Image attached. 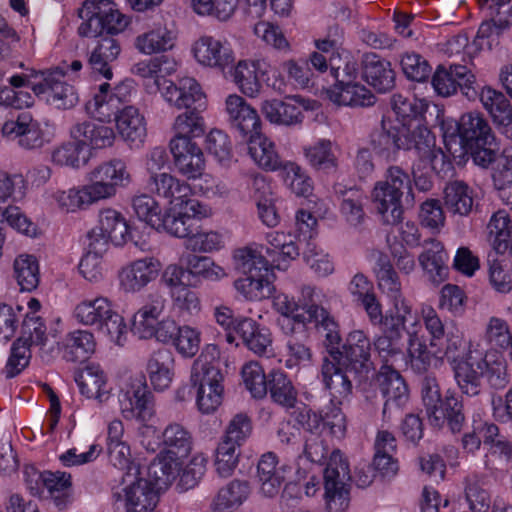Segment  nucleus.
<instances>
[{"label":"nucleus","instance_id":"f257e3e1","mask_svg":"<svg viewBox=\"0 0 512 512\" xmlns=\"http://www.w3.org/2000/svg\"><path fill=\"white\" fill-rule=\"evenodd\" d=\"M379 319H369L372 325H382L387 331H404L407 336L406 365L414 372L424 373L444 359H453L464 346V334L457 328L446 330L437 311L422 306L420 315L403 298L389 300L383 313L379 302Z\"/></svg>","mask_w":512,"mask_h":512},{"label":"nucleus","instance_id":"f03ea898","mask_svg":"<svg viewBox=\"0 0 512 512\" xmlns=\"http://www.w3.org/2000/svg\"><path fill=\"white\" fill-rule=\"evenodd\" d=\"M180 62L172 56L163 55L142 59L133 64L131 73L142 80L148 93L159 92L162 99L171 107L185 112L180 113L174 120L173 138L191 139L204 132V119L196 108H205L206 94L201 84L190 76H183L172 81Z\"/></svg>","mask_w":512,"mask_h":512},{"label":"nucleus","instance_id":"7ed1b4c3","mask_svg":"<svg viewBox=\"0 0 512 512\" xmlns=\"http://www.w3.org/2000/svg\"><path fill=\"white\" fill-rule=\"evenodd\" d=\"M142 431L141 446L159 451L150 463V473L158 484H175L178 492L195 488L206 472L207 456L196 452L187 460L193 448L192 432L179 422H170L162 430L145 426Z\"/></svg>","mask_w":512,"mask_h":512},{"label":"nucleus","instance_id":"20e7f679","mask_svg":"<svg viewBox=\"0 0 512 512\" xmlns=\"http://www.w3.org/2000/svg\"><path fill=\"white\" fill-rule=\"evenodd\" d=\"M395 116L382 120V132L379 134V147L375 149L387 159L394 158L400 149H414L423 157H429L433 169L441 171L446 167L444 152L436 148L434 135L427 128L424 113L428 103L424 99L408 98L396 94L391 100Z\"/></svg>","mask_w":512,"mask_h":512},{"label":"nucleus","instance_id":"39448f33","mask_svg":"<svg viewBox=\"0 0 512 512\" xmlns=\"http://www.w3.org/2000/svg\"><path fill=\"white\" fill-rule=\"evenodd\" d=\"M482 338L490 348L481 359L474 361L472 355L460 359L466 349L465 340L463 349L455 358L447 359L454 371L458 387L468 396L480 393L483 378L493 388H504L509 383L505 355V351L512 350V331L509 323L502 317H489L484 324Z\"/></svg>","mask_w":512,"mask_h":512},{"label":"nucleus","instance_id":"423d86ee","mask_svg":"<svg viewBox=\"0 0 512 512\" xmlns=\"http://www.w3.org/2000/svg\"><path fill=\"white\" fill-rule=\"evenodd\" d=\"M154 186L150 190L167 201L165 208L154 196L137 192L130 200V207L138 221L157 232L170 235L186 233L187 214L191 210L200 214L197 199L192 197L191 186L174 175H161L153 178Z\"/></svg>","mask_w":512,"mask_h":512},{"label":"nucleus","instance_id":"0eeeda50","mask_svg":"<svg viewBox=\"0 0 512 512\" xmlns=\"http://www.w3.org/2000/svg\"><path fill=\"white\" fill-rule=\"evenodd\" d=\"M220 349L207 344L194 360L190 372V385L195 391V405L202 415L214 414L225 396V377L219 367Z\"/></svg>","mask_w":512,"mask_h":512},{"label":"nucleus","instance_id":"6e6552de","mask_svg":"<svg viewBox=\"0 0 512 512\" xmlns=\"http://www.w3.org/2000/svg\"><path fill=\"white\" fill-rule=\"evenodd\" d=\"M73 320L94 328L109 343L123 347L128 340V324L116 304L108 296L97 294L80 299L72 310Z\"/></svg>","mask_w":512,"mask_h":512},{"label":"nucleus","instance_id":"1a4fd4ad","mask_svg":"<svg viewBox=\"0 0 512 512\" xmlns=\"http://www.w3.org/2000/svg\"><path fill=\"white\" fill-rule=\"evenodd\" d=\"M300 295L301 303L294 296L276 290L270 297L272 309L277 314V326L285 335L292 336L306 330L322 311V307L316 304L322 296L320 289L306 285L301 288Z\"/></svg>","mask_w":512,"mask_h":512},{"label":"nucleus","instance_id":"9d476101","mask_svg":"<svg viewBox=\"0 0 512 512\" xmlns=\"http://www.w3.org/2000/svg\"><path fill=\"white\" fill-rule=\"evenodd\" d=\"M78 17L81 22L77 32L84 38L118 36L132 23L131 16L115 0H85L78 10Z\"/></svg>","mask_w":512,"mask_h":512},{"label":"nucleus","instance_id":"9b49d317","mask_svg":"<svg viewBox=\"0 0 512 512\" xmlns=\"http://www.w3.org/2000/svg\"><path fill=\"white\" fill-rule=\"evenodd\" d=\"M65 71L62 68H54L43 71H31L27 74L12 75L8 82L10 88L23 90L28 86L34 94L48 104L59 109L73 107L78 102V96L74 88L64 80Z\"/></svg>","mask_w":512,"mask_h":512},{"label":"nucleus","instance_id":"f8f14e48","mask_svg":"<svg viewBox=\"0 0 512 512\" xmlns=\"http://www.w3.org/2000/svg\"><path fill=\"white\" fill-rule=\"evenodd\" d=\"M229 76L239 92L248 98H257L266 86L282 93L286 81L281 72L265 57H250L234 61L228 68Z\"/></svg>","mask_w":512,"mask_h":512},{"label":"nucleus","instance_id":"ddd939ff","mask_svg":"<svg viewBox=\"0 0 512 512\" xmlns=\"http://www.w3.org/2000/svg\"><path fill=\"white\" fill-rule=\"evenodd\" d=\"M405 191L412 194V181L410 175L398 166L388 167L383 178L374 183L370 199L385 223L394 225L401 221Z\"/></svg>","mask_w":512,"mask_h":512},{"label":"nucleus","instance_id":"4468645a","mask_svg":"<svg viewBox=\"0 0 512 512\" xmlns=\"http://www.w3.org/2000/svg\"><path fill=\"white\" fill-rule=\"evenodd\" d=\"M440 128L445 148L457 164L465 160V146L494 134L483 115L475 111L464 113L459 121L442 119Z\"/></svg>","mask_w":512,"mask_h":512},{"label":"nucleus","instance_id":"2eb2a0df","mask_svg":"<svg viewBox=\"0 0 512 512\" xmlns=\"http://www.w3.org/2000/svg\"><path fill=\"white\" fill-rule=\"evenodd\" d=\"M173 484L161 486L150 473V465L146 475L138 473L126 476L122 484L113 491L114 504L124 512H153L160 499V494Z\"/></svg>","mask_w":512,"mask_h":512},{"label":"nucleus","instance_id":"dca6fc26","mask_svg":"<svg viewBox=\"0 0 512 512\" xmlns=\"http://www.w3.org/2000/svg\"><path fill=\"white\" fill-rule=\"evenodd\" d=\"M133 231L134 226L127 217L120 210L108 206L98 211L96 224L87 232L86 240L95 243L98 249L108 250L110 245L123 248L133 242L141 251H146L147 243L136 239Z\"/></svg>","mask_w":512,"mask_h":512},{"label":"nucleus","instance_id":"f3484780","mask_svg":"<svg viewBox=\"0 0 512 512\" xmlns=\"http://www.w3.org/2000/svg\"><path fill=\"white\" fill-rule=\"evenodd\" d=\"M167 300L162 295H149L146 301L133 313L130 329L140 340H155L166 343L174 320L166 316Z\"/></svg>","mask_w":512,"mask_h":512},{"label":"nucleus","instance_id":"a211bd4d","mask_svg":"<svg viewBox=\"0 0 512 512\" xmlns=\"http://www.w3.org/2000/svg\"><path fill=\"white\" fill-rule=\"evenodd\" d=\"M421 397L431 425L443 427L445 423L453 433L460 432L465 417L462 402L454 394L442 399L439 384L435 377L427 376L421 384Z\"/></svg>","mask_w":512,"mask_h":512},{"label":"nucleus","instance_id":"6ab92c4d","mask_svg":"<svg viewBox=\"0 0 512 512\" xmlns=\"http://www.w3.org/2000/svg\"><path fill=\"white\" fill-rule=\"evenodd\" d=\"M331 74L335 84L322 91L325 97L336 106L365 107L375 103L374 94L357 82L358 71L354 62H346L343 68L335 67L333 57Z\"/></svg>","mask_w":512,"mask_h":512},{"label":"nucleus","instance_id":"aec40b11","mask_svg":"<svg viewBox=\"0 0 512 512\" xmlns=\"http://www.w3.org/2000/svg\"><path fill=\"white\" fill-rule=\"evenodd\" d=\"M87 179L100 202L115 198L134 182L128 161L120 157L99 162L87 173Z\"/></svg>","mask_w":512,"mask_h":512},{"label":"nucleus","instance_id":"412c9836","mask_svg":"<svg viewBox=\"0 0 512 512\" xmlns=\"http://www.w3.org/2000/svg\"><path fill=\"white\" fill-rule=\"evenodd\" d=\"M320 103L301 95H289L283 99L266 98L260 102V112L271 125L298 128L305 121L307 113L320 109Z\"/></svg>","mask_w":512,"mask_h":512},{"label":"nucleus","instance_id":"4be33fe9","mask_svg":"<svg viewBox=\"0 0 512 512\" xmlns=\"http://www.w3.org/2000/svg\"><path fill=\"white\" fill-rule=\"evenodd\" d=\"M498 144L495 135L480 139L477 142L465 146V155L470 154L473 163L481 168H488L496 163L492 179L498 190L512 185V146L505 147L497 157Z\"/></svg>","mask_w":512,"mask_h":512},{"label":"nucleus","instance_id":"5701e85b","mask_svg":"<svg viewBox=\"0 0 512 512\" xmlns=\"http://www.w3.org/2000/svg\"><path fill=\"white\" fill-rule=\"evenodd\" d=\"M190 55L200 68L222 73L227 71L236 59L235 51L227 39L208 34L193 40Z\"/></svg>","mask_w":512,"mask_h":512},{"label":"nucleus","instance_id":"b1692460","mask_svg":"<svg viewBox=\"0 0 512 512\" xmlns=\"http://www.w3.org/2000/svg\"><path fill=\"white\" fill-rule=\"evenodd\" d=\"M119 402L123 417L139 423L138 436L140 441L142 439V429L145 426H156L157 423L154 396L145 384L138 381L131 383L123 391Z\"/></svg>","mask_w":512,"mask_h":512},{"label":"nucleus","instance_id":"393cba45","mask_svg":"<svg viewBox=\"0 0 512 512\" xmlns=\"http://www.w3.org/2000/svg\"><path fill=\"white\" fill-rule=\"evenodd\" d=\"M350 479L346 459L339 450L331 453L324 470L325 500L328 512H345L349 506L346 481Z\"/></svg>","mask_w":512,"mask_h":512},{"label":"nucleus","instance_id":"a878e982","mask_svg":"<svg viewBox=\"0 0 512 512\" xmlns=\"http://www.w3.org/2000/svg\"><path fill=\"white\" fill-rule=\"evenodd\" d=\"M131 89L130 80H122L113 87L106 80L98 85L92 98L86 102L87 114L97 121L110 122L121 112V106L128 100Z\"/></svg>","mask_w":512,"mask_h":512},{"label":"nucleus","instance_id":"bb28decb","mask_svg":"<svg viewBox=\"0 0 512 512\" xmlns=\"http://www.w3.org/2000/svg\"><path fill=\"white\" fill-rule=\"evenodd\" d=\"M163 265L153 255L136 258L124 264L117 273L118 287L124 294H136L157 280Z\"/></svg>","mask_w":512,"mask_h":512},{"label":"nucleus","instance_id":"cd10ccee","mask_svg":"<svg viewBox=\"0 0 512 512\" xmlns=\"http://www.w3.org/2000/svg\"><path fill=\"white\" fill-rule=\"evenodd\" d=\"M197 204L201 206L198 208L200 214L191 210H186L187 224L186 233L184 235H173L174 237L186 239L187 248L194 252L211 253L218 251L225 246L226 235L225 233L217 230H202L198 229L196 222L209 218L212 215L211 208L197 199Z\"/></svg>","mask_w":512,"mask_h":512},{"label":"nucleus","instance_id":"c85d7f7f","mask_svg":"<svg viewBox=\"0 0 512 512\" xmlns=\"http://www.w3.org/2000/svg\"><path fill=\"white\" fill-rule=\"evenodd\" d=\"M223 113L230 128L241 138H247L257 130H263L259 111L244 95L230 93L224 98Z\"/></svg>","mask_w":512,"mask_h":512},{"label":"nucleus","instance_id":"c756f323","mask_svg":"<svg viewBox=\"0 0 512 512\" xmlns=\"http://www.w3.org/2000/svg\"><path fill=\"white\" fill-rule=\"evenodd\" d=\"M177 172L188 180L201 178L206 159L201 147L192 139L172 138L169 144Z\"/></svg>","mask_w":512,"mask_h":512},{"label":"nucleus","instance_id":"7c9ffc66","mask_svg":"<svg viewBox=\"0 0 512 512\" xmlns=\"http://www.w3.org/2000/svg\"><path fill=\"white\" fill-rule=\"evenodd\" d=\"M475 83V75L463 65L439 66L432 77L435 92L443 97L455 94L458 89L466 97H473L476 95Z\"/></svg>","mask_w":512,"mask_h":512},{"label":"nucleus","instance_id":"2f4dec72","mask_svg":"<svg viewBox=\"0 0 512 512\" xmlns=\"http://www.w3.org/2000/svg\"><path fill=\"white\" fill-rule=\"evenodd\" d=\"M177 42V31L158 22L139 32L133 40V47L140 55L153 56L173 51Z\"/></svg>","mask_w":512,"mask_h":512},{"label":"nucleus","instance_id":"473e14b6","mask_svg":"<svg viewBox=\"0 0 512 512\" xmlns=\"http://www.w3.org/2000/svg\"><path fill=\"white\" fill-rule=\"evenodd\" d=\"M290 466L273 452L263 454L257 464V490L261 497L275 498L290 472Z\"/></svg>","mask_w":512,"mask_h":512},{"label":"nucleus","instance_id":"72a5a7b5","mask_svg":"<svg viewBox=\"0 0 512 512\" xmlns=\"http://www.w3.org/2000/svg\"><path fill=\"white\" fill-rule=\"evenodd\" d=\"M49 203L62 213L76 214L100 203L89 182L48 192Z\"/></svg>","mask_w":512,"mask_h":512},{"label":"nucleus","instance_id":"f704fd0d","mask_svg":"<svg viewBox=\"0 0 512 512\" xmlns=\"http://www.w3.org/2000/svg\"><path fill=\"white\" fill-rule=\"evenodd\" d=\"M1 135L7 140L17 141L20 147L28 150L40 148L46 142L41 125L28 112L6 120L1 127Z\"/></svg>","mask_w":512,"mask_h":512},{"label":"nucleus","instance_id":"c9c22d12","mask_svg":"<svg viewBox=\"0 0 512 512\" xmlns=\"http://www.w3.org/2000/svg\"><path fill=\"white\" fill-rule=\"evenodd\" d=\"M299 422L305 431L326 433L336 439H342L346 434V417L333 402L320 413L304 410L300 414Z\"/></svg>","mask_w":512,"mask_h":512},{"label":"nucleus","instance_id":"e433bc0d","mask_svg":"<svg viewBox=\"0 0 512 512\" xmlns=\"http://www.w3.org/2000/svg\"><path fill=\"white\" fill-rule=\"evenodd\" d=\"M116 137L130 149H140L147 138V121L140 110L132 105L124 106L114 119Z\"/></svg>","mask_w":512,"mask_h":512},{"label":"nucleus","instance_id":"4c0bfd02","mask_svg":"<svg viewBox=\"0 0 512 512\" xmlns=\"http://www.w3.org/2000/svg\"><path fill=\"white\" fill-rule=\"evenodd\" d=\"M250 179V196L255 202L258 218L267 227L278 226L281 218L271 180L259 172L253 173Z\"/></svg>","mask_w":512,"mask_h":512},{"label":"nucleus","instance_id":"58836bf2","mask_svg":"<svg viewBox=\"0 0 512 512\" xmlns=\"http://www.w3.org/2000/svg\"><path fill=\"white\" fill-rule=\"evenodd\" d=\"M371 343L369 337L362 330L351 331L340 348L339 358H334L338 363L350 367L356 373L368 372L370 362Z\"/></svg>","mask_w":512,"mask_h":512},{"label":"nucleus","instance_id":"ea45409f","mask_svg":"<svg viewBox=\"0 0 512 512\" xmlns=\"http://www.w3.org/2000/svg\"><path fill=\"white\" fill-rule=\"evenodd\" d=\"M108 123L95 119L78 122L70 129V136L90 151L110 148L115 144L116 132Z\"/></svg>","mask_w":512,"mask_h":512},{"label":"nucleus","instance_id":"a19ab883","mask_svg":"<svg viewBox=\"0 0 512 512\" xmlns=\"http://www.w3.org/2000/svg\"><path fill=\"white\" fill-rule=\"evenodd\" d=\"M145 372L155 392L167 391L176 377V360L172 352L160 348L152 352L145 365Z\"/></svg>","mask_w":512,"mask_h":512},{"label":"nucleus","instance_id":"79ce46f5","mask_svg":"<svg viewBox=\"0 0 512 512\" xmlns=\"http://www.w3.org/2000/svg\"><path fill=\"white\" fill-rule=\"evenodd\" d=\"M236 292L246 301L261 302L275 292V274L273 269L258 270L243 274L233 283Z\"/></svg>","mask_w":512,"mask_h":512},{"label":"nucleus","instance_id":"37998d69","mask_svg":"<svg viewBox=\"0 0 512 512\" xmlns=\"http://www.w3.org/2000/svg\"><path fill=\"white\" fill-rule=\"evenodd\" d=\"M245 139L247 140V154L259 169L276 172L283 167L284 162L277 150L276 143L262 130H257Z\"/></svg>","mask_w":512,"mask_h":512},{"label":"nucleus","instance_id":"c03bdc74","mask_svg":"<svg viewBox=\"0 0 512 512\" xmlns=\"http://www.w3.org/2000/svg\"><path fill=\"white\" fill-rule=\"evenodd\" d=\"M244 346L258 356H272L273 335L267 326L258 323L250 317H241L236 328Z\"/></svg>","mask_w":512,"mask_h":512},{"label":"nucleus","instance_id":"a18cd8bd","mask_svg":"<svg viewBox=\"0 0 512 512\" xmlns=\"http://www.w3.org/2000/svg\"><path fill=\"white\" fill-rule=\"evenodd\" d=\"M124 424L119 419L108 423L106 451L109 463L119 470H131L135 459L130 444L124 439Z\"/></svg>","mask_w":512,"mask_h":512},{"label":"nucleus","instance_id":"49530a36","mask_svg":"<svg viewBox=\"0 0 512 512\" xmlns=\"http://www.w3.org/2000/svg\"><path fill=\"white\" fill-rule=\"evenodd\" d=\"M480 101L497 129L512 138V104L504 94L491 87H483Z\"/></svg>","mask_w":512,"mask_h":512},{"label":"nucleus","instance_id":"de8ad7c7","mask_svg":"<svg viewBox=\"0 0 512 512\" xmlns=\"http://www.w3.org/2000/svg\"><path fill=\"white\" fill-rule=\"evenodd\" d=\"M449 255L442 242L436 239L425 241L418 257L419 264L427 278L436 284L443 282L448 275Z\"/></svg>","mask_w":512,"mask_h":512},{"label":"nucleus","instance_id":"09e8293b","mask_svg":"<svg viewBox=\"0 0 512 512\" xmlns=\"http://www.w3.org/2000/svg\"><path fill=\"white\" fill-rule=\"evenodd\" d=\"M79 392L87 399L98 403L107 402L112 396V387L106 373L97 365L86 366L76 377Z\"/></svg>","mask_w":512,"mask_h":512},{"label":"nucleus","instance_id":"8fccbe9b","mask_svg":"<svg viewBox=\"0 0 512 512\" xmlns=\"http://www.w3.org/2000/svg\"><path fill=\"white\" fill-rule=\"evenodd\" d=\"M266 253L272 265L278 270H286L300 254L294 236L289 232L271 231L266 234Z\"/></svg>","mask_w":512,"mask_h":512},{"label":"nucleus","instance_id":"3c124183","mask_svg":"<svg viewBox=\"0 0 512 512\" xmlns=\"http://www.w3.org/2000/svg\"><path fill=\"white\" fill-rule=\"evenodd\" d=\"M121 52V44L114 36L102 38L93 48L89 57L93 75L107 81L111 80L114 76L112 63L119 58Z\"/></svg>","mask_w":512,"mask_h":512},{"label":"nucleus","instance_id":"603ef678","mask_svg":"<svg viewBox=\"0 0 512 512\" xmlns=\"http://www.w3.org/2000/svg\"><path fill=\"white\" fill-rule=\"evenodd\" d=\"M369 261L373 263V271L378 289L389 300L403 298L402 285L398 274L392 267L389 259L381 251L373 250L369 253Z\"/></svg>","mask_w":512,"mask_h":512},{"label":"nucleus","instance_id":"864d4df0","mask_svg":"<svg viewBox=\"0 0 512 512\" xmlns=\"http://www.w3.org/2000/svg\"><path fill=\"white\" fill-rule=\"evenodd\" d=\"M250 485L245 480L234 479L223 485L213 497V512H236L250 497Z\"/></svg>","mask_w":512,"mask_h":512},{"label":"nucleus","instance_id":"5fc2aeb1","mask_svg":"<svg viewBox=\"0 0 512 512\" xmlns=\"http://www.w3.org/2000/svg\"><path fill=\"white\" fill-rule=\"evenodd\" d=\"M486 232L487 241L497 254L512 255V219L506 210L500 209L491 215Z\"/></svg>","mask_w":512,"mask_h":512},{"label":"nucleus","instance_id":"6e6d98bb","mask_svg":"<svg viewBox=\"0 0 512 512\" xmlns=\"http://www.w3.org/2000/svg\"><path fill=\"white\" fill-rule=\"evenodd\" d=\"M332 358H324L321 365L320 380L332 397V401L339 404L352 393V383L346 373Z\"/></svg>","mask_w":512,"mask_h":512},{"label":"nucleus","instance_id":"4d7b16f0","mask_svg":"<svg viewBox=\"0 0 512 512\" xmlns=\"http://www.w3.org/2000/svg\"><path fill=\"white\" fill-rule=\"evenodd\" d=\"M42 305L34 297L28 298L26 302V311L23 313V321L20 328L18 340L32 345H43L46 341V326L42 317L39 315Z\"/></svg>","mask_w":512,"mask_h":512},{"label":"nucleus","instance_id":"13d9d810","mask_svg":"<svg viewBox=\"0 0 512 512\" xmlns=\"http://www.w3.org/2000/svg\"><path fill=\"white\" fill-rule=\"evenodd\" d=\"M336 146L327 138H319L302 147V154L307 164L318 171H334L339 161L335 152Z\"/></svg>","mask_w":512,"mask_h":512},{"label":"nucleus","instance_id":"bf43d9fd","mask_svg":"<svg viewBox=\"0 0 512 512\" xmlns=\"http://www.w3.org/2000/svg\"><path fill=\"white\" fill-rule=\"evenodd\" d=\"M443 202L452 214L468 216L474 206V191L463 181L448 182L443 189Z\"/></svg>","mask_w":512,"mask_h":512},{"label":"nucleus","instance_id":"052dcab7","mask_svg":"<svg viewBox=\"0 0 512 512\" xmlns=\"http://www.w3.org/2000/svg\"><path fill=\"white\" fill-rule=\"evenodd\" d=\"M170 337L165 344H171L176 353L182 358L191 359L199 351L202 332L198 327L190 324L178 325L174 321V326L170 330Z\"/></svg>","mask_w":512,"mask_h":512},{"label":"nucleus","instance_id":"680f3d73","mask_svg":"<svg viewBox=\"0 0 512 512\" xmlns=\"http://www.w3.org/2000/svg\"><path fill=\"white\" fill-rule=\"evenodd\" d=\"M95 245L91 241H85L84 253L78 263L80 276L90 284L101 283L106 275L103 257L108 250L98 249Z\"/></svg>","mask_w":512,"mask_h":512},{"label":"nucleus","instance_id":"e2e57ef3","mask_svg":"<svg viewBox=\"0 0 512 512\" xmlns=\"http://www.w3.org/2000/svg\"><path fill=\"white\" fill-rule=\"evenodd\" d=\"M377 382L383 396L386 398V405L394 403L397 406L405 404L408 400V387L402 376L391 366L385 364L377 375Z\"/></svg>","mask_w":512,"mask_h":512},{"label":"nucleus","instance_id":"0e129e2a","mask_svg":"<svg viewBox=\"0 0 512 512\" xmlns=\"http://www.w3.org/2000/svg\"><path fill=\"white\" fill-rule=\"evenodd\" d=\"M265 247L256 242L235 249L232 253L234 267L242 274L258 270L272 269L264 255Z\"/></svg>","mask_w":512,"mask_h":512},{"label":"nucleus","instance_id":"69168bd1","mask_svg":"<svg viewBox=\"0 0 512 512\" xmlns=\"http://www.w3.org/2000/svg\"><path fill=\"white\" fill-rule=\"evenodd\" d=\"M90 161V153L85 151L79 141H68L54 147L51 151V162L60 168L80 170Z\"/></svg>","mask_w":512,"mask_h":512},{"label":"nucleus","instance_id":"338daca9","mask_svg":"<svg viewBox=\"0 0 512 512\" xmlns=\"http://www.w3.org/2000/svg\"><path fill=\"white\" fill-rule=\"evenodd\" d=\"M281 176L285 187L296 197L310 198L314 182L308 171L295 161H285Z\"/></svg>","mask_w":512,"mask_h":512},{"label":"nucleus","instance_id":"774afa93","mask_svg":"<svg viewBox=\"0 0 512 512\" xmlns=\"http://www.w3.org/2000/svg\"><path fill=\"white\" fill-rule=\"evenodd\" d=\"M363 77L368 84L380 92L389 90L394 83V72L390 63L375 54L365 56Z\"/></svg>","mask_w":512,"mask_h":512}]
</instances>
